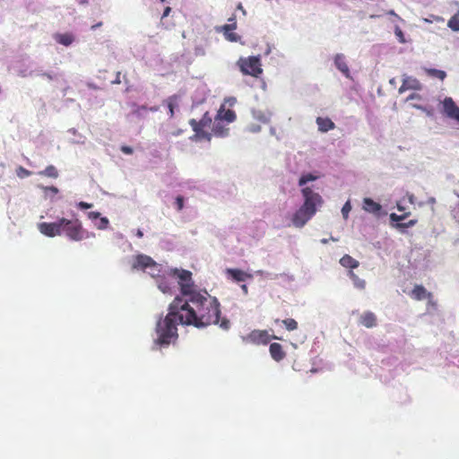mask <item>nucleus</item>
<instances>
[{
	"label": "nucleus",
	"mask_w": 459,
	"mask_h": 459,
	"mask_svg": "<svg viewBox=\"0 0 459 459\" xmlns=\"http://www.w3.org/2000/svg\"><path fill=\"white\" fill-rule=\"evenodd\" d=\"M349 276L352 280L355 287H357L358 289H361V290L365 288L366 281L364 280L359 279V276L356 273H354L352 271L349 272Z\"/></svg>",
	"instance_id": "obj_26"
},
{
	"label": "nucleus",
	"mask_w": 459,
	"mask_h": 459,
	"mask_svg": "<svg viewBox=\"0 0 459 459\" xmlns=\"http://www.w3.org/2000/svg\"><path fill=\"white\" fill-rule=\"evenodd\" d=\"M340 264L343 267L350 268V269H354V268H357L359 266V262L356 259H354L353 257H351V255H344L340 259Z\"/></svg>",
	"instance_id": "obj_23"
},
{
	"label": "nucleus",
	"mask_w": 459,
	"mask_h": 459,
	"mask_svg": "<svg viewBox=\"0 0 459 459\" xmlns=\"http://www.w3.org/2000/svg\"><path fill=\"white\" fill-rule=\"evenodd\" d=\"M416 223H417V221H416V220H411V221H409L408 222H401V223H397L396 227H397L398 229H405V228L412 227V226H414Z\"/></svg>",
	"instance_id": "obj_36"
},
{
	"label": "nucleus",
	"mask_w": 459,
	"mask_h": 459,
	"mask_svg": "<svg viewBox=\"0 0 459 459\" xmlns=\"http://www.w3.org/2000/svg\"><path fill=\"white\" fill-rule=\"evenodd\" d=\"M212 117L209 114V112H205L202 118L197 121L195 119H190L189 125L191 126L193 131L195 132V135L193 136V139L202 141L211 140V134H209L207 131H205V128H208L212 125Z\"/></svg>",
	"instance_id": "obj_5"
},
{
	"label": "nucleus",
	"mask_w": 459,
	"mask_h": 459,
	"mask_svg": "<svg viewBox=\"0 0 459 459\" xmlns=\"http://www.w3.org/2000/svg\"><path fill=\"white\" fill-rule=\"evenodd\" d=\"M241 289H242V290H243V292H244L245 294H247V292H248V288H247V286L246 284H243V285L241 286Z\"/></svg>",
	"instance_id": "obj_49"
},
{
	"label": "nucleus",
	"mask_w": 459,
	"mask_h": 459,
	"mask_svg": "<svg viewBox=\"0 0 459 459\" xmlns=\"http://www.w3.org/2000/svg\"><path fill=\"white\" fill-rule=\"evenodd\" d=\"M120 150L123 153L127 154V155L133 154V152H134L133 148L130 146H127V145H122Z\"/></svg>",
	"instance_id": "obj_40"
},
{
	"label": "nucleus",
	"mask_w": 459,
	"mask_h": 459,
	"mask_svg": "<svg viewBox=\"0 0 459 459\" xmlns=\"http://www.w3.org/2000/svg\"><path fill=\"white\" fill-rule=\"evenodd\" d=\"M133 269L143 270L150 268L152 271L157 270L158 264L149 255H137L134 257L133 265ZM152 274L154 273L152 272Z\"/></svg>",
	"instance_id": "obj_8"
},
{
	"label": "nucleus",
	"mask_w": 459,
	"mask_h": 459,
	"mask_svg": "<svg viewBox=\"0 0 459 459\" xmlns=\"http://www.w3.org/2000/svg\"><path fill=\"white\" fill-rule=\"evenodd\" d=\"M48 189L55 194H56L58 192V189L56 186H50Z\"/></svg>",
	"instance_id": "obj_50"
},
{
	"label": "nucleus",
	"mask_w": 459,
	"mask_h": 459,
	"mask_svg": "<svg viewBox=\"0 0 459 459\" xmlns=\"http://www.w3.org/2000/svg\"><path fill=\"white\" fill-rule=\"evenodd\" d=\"M359 324L367 328H372L377 325V316L371 311L364 312L359 317Z\"/></svg>",
	"instance_id": "obj_17"
},
{
	"label": "nucleus",
	"mask_w": 459,
	"mask_h": 459,
	"mask_svg": "<svg viewBox=\"0 0 459 459\" xmlns=\"http://www.w3.org/2000/svg\"><path fill=\"white\" fill-rule=\"evenodd\" d=\"M390 14L392 15H395L393 11L390 12Z\"/></svg>",
	"instance_id": "obj_55"
},
{
	"label": "nucleus",
	"mask_w": 459,
	"mask_h": 459,
	"mask_svg": "<svg viewBox=\"0 0 459 459\" xmlns=\"http://www.w3.org/2000/svg\"><path fill=\"white\" fill-rule=\"evenodd\" d=\"M414 107H415L416 108H420V106H417V105H414Z\"/></svg>",
	"instance_id": "obj_56"
},
{
	"label": "nucleus",
	"mask_w": 459,
	"mask_h": 459,
	"mask_svg": "<svg viewBox=\"0 0 459 459\" xmlns=\"http://www.w3.org/2000/svg\"><path fill=\"white\" fill-rule=\"evenodd\" d=\"M212 132L217 136H223L227 134L228 129L221 126V121L216 117L212 127Z\"/></svg>",
	"instance_id": "obj_25"
},
{
	"label": "nucleus",
	"mask_w": 459,
	"mask_h": 459,
	"mask_svg": "<svg viewBox=\"0 0 459 459\" xmlns=\"http://www.w3.org/2000/svg\"><path fill=\"white\" fill-rule=\"evenodd\" d=\"M335 66L341 71L346 77H350V69L345 61V56L342 54H337L334 58Z\"/></svg>",
	"instance_id": "obj_18"
},
{
	"label": "nucleus",
	"mask_w": 459,
	"mask_h": 459,
	"mask_svg": "<svg viewBox=\"0 0 459 459\" xmlns=\"http://www.w3.org/2000/svg\"><path fill=\"white\" fill-rule=\"evenodd\" d=\"M433 19H434L435 21H437V22H444V20H443L442 18L437 17V16L433 17Z\"/></svg>",
	"instance_id": "obj_52"
},
{
	"label": "nucleus",
	"mask_w": 459,
	"mask_h": 459,
	"mask_svg": "<svg viewBox=\"0 0 459 459\" xmlns=\"http://www.w3.org/2000/svg\"><path fill=\"white\" fill-rule=\"evenodd\" d=\"M55 39L59 44H62L65 47L71 45L74 40V37L73 36V34L68 32L63 34L56 33L55 35Z\"/></svg>",
	"instance_id": "obj_22"
},
{
	"label": "nucleus",
	"mask_w": 459,
	"mask_h": 459,
	"mask_svg": "<svg viewBox=\"0 0 459 459\" xmlns=\"http://www.w3.org/2000/svg\"><path fill=\"white\" fill-rule=\"evenodd\" d=\"M318 177L317 176H314L313 174L311 173H307V174H304L300 177L299 180V186H303L304 185H306L307 182L309 181H313V180H316Z\"/></svg>",
	"instance_id": "obj_30"
},
{
	"label": "nucleus",
	"mask_w": 459,
	"mask_h": 459,
	"mask_svg": "<svg viewBox=\"0 0 459 459\" xmlns=\"http://www.w3.org/2000/svg\"><path fill=\"white\" fill-rule=\"evenodd\" d=\"M271 339H278V337L271 336L267 330H253L243 337V342L255 345H266Z\"/></svg>",
	"instance_id": "obj_6"
},
{
	"label": "nucleus",
	"mask_w": 459,
	"mask_h": 459,
	"mask_svg": "<svg viewBox=\"0 0 459 459\" xmlns=\"http://www.w3.org/2000/svg\"><path fill=\"white\" fill-rule=\"evenodd\" d=\"M217 119L220 121H227L228 123L233 122L237 116L236 113L231 109H220L217 115Z\"/></svg>",
	"instance_id": "obj_21"
},
{
	"label": "nucleus",
	"mask_w": 459,
	"mask_h": 459,
	"mask_svg": "<svg viewBox=\"0 0 459 459\" xmlns=\"http://www.w3.org/2000/svg\"><path fill=\"white\" fill-rule=\"evenodd\" d=\"M61 235L65 234L72 241H82L89 237L88 232L82 228L80 220H68L61 218Z\"/></svg>",
	"instance_id": "obj_2"
},
{
	"label": "nucleus",
	"mask_w": 459,
	"mask_h": 459,
	"mask_svg": "<svg viewBox=\"0 0 459 459\" xmlns=\"http://www.w3.org/2000/svg\"><path fill=\"white\" fill-rule=\"evenodd\" d=\"M447 26L449 29H459V12L448 21Z\"/></svg>",
	"instance_id": "obj_32"
},
{
	"label": "nucleus",
	"mask_w": 459,
	"mask_h": 459,
	"mask_svg": "<svg viewBox=\"0 0 459 459\" xmlns=\"http://www.w3.org/2000/svg\"><path fill=\"white\" fill-rule=\"evenodd\" d=\"M261 130V126L258 125H251L248 126V131L251 133H257Z\"/></svg>",
	"instance_id": "obj_42"
},
{
	"label": "nucleus",
	"mask_w": 459,
	"mask_h": 459,
	"mask_svg": "<svg viewBox=\"0 0 459 459\" xmlns=\"http://www.w3.org/2000/svg\"><path fill=\"white\" fill-rule=\"evenodd\" d=\"M363 208L371 213H378L381 211V205L370 198H365L363 201Z\"/></svg>",
	"instance_id": "obj_20"
},
{
	"label": "nucleus",
	"mask_w": 459,
	"mask_h": 459,
	"mask_svg": "<svg viewBox=\"0 0 459 459\" xmlns=\"http://www.w3.org/2000/svg\"><path fill=\"white\" fill-rule=\"evenodd\" d=\"M301 192L304 197V204L302 206L316 213V206L323 204L321 195L318 193L314 192L310 187H304Z\"/></svg>",
	"instance_id": "obj_7"
},
{
	"label": "nucleus",
	"mask_w": 459,
	"mask_h": 459,
	"mask_svg": "<svg viewBox=\"0 0 459 459\" xmlns=\"http://www.w3.org/2000/svg\"><path fill=\"white\" fill-rule=\"evenodd\" d=\"M316 124L318 126L319 131L323 133H326L335 127L334 123L328 117H318L316 118Z\"/></svg>",
	"instance_id": "obj_19"
},
{
	"label": "nucleus",
	"mask_w": 459,
	"mask_h": 459,
	"mask_svg": "<svg viewBox=\"0 0 459 459\" xmlns=\"http://www.w3.org/2000/svg\"><path fill=\"white\" fill-rule=\"evenodd\" d=\"M148 110L152 111V112H157L159 110V107L158 106H153V107L147 108L146 106H138L134 110V114L137 115V116H142L143 111L146 112Z\"/></svg>",
	"instance_id": "obj_29"
},
{
	"label": "nucleus",
	"mask_w": 459,
	"mask_h": 459,
	"mask_svg": "<svg viewBox=\"0 0 459 459\" xmlns=\"http://www.w3.org/2000/svg\"><path fill=\"white\" fill-rule=\"evenodd\" d=\"M100 26V24H96V25H93L91 26V29H96L97 27Z\"/></svg>",
	"instance_id": "obj_54"
},
{
	"label": "nucleus",
	"mask_w": 459,
	"mask_h": 459,
	"mask_svg": "<svg viewBox=\"0 0 459 459\" xmlns=\"http://www.w3.org/2000/svg\"><path fill=\"white\" fill-rule=\"evenodd\" d=\"M235 20H236L235 16H232V17L229 18V20H228L229 22L227 24H224L221 27H217L216 29H236Z\"/></svg>",
	"instance_id": "obj_35"
},
{
	"label": "nucleus",
	"mask_w": 459,
	"mask_h": 459,
	"mask_svg": "<svg viewBox=\"0 0 459 459\" xmlns=\"http://www.w3.org/2000/svg\"><path fill=\"white\" fill-rule=\"evenodd\" d=\"M16 174L19 178H24L31 175V171L28 170L27 169L20 166L17 170Z\"/></svg>",
	"instance_id": "obj_33"
},
{
	"label": "nucleus",
	"mask_w": 459,
	"mask_h": 459,
	"mask_svg": "<svg viewBox=\"0 0 459 459\" xmlns=\"http://www.w3.org/2000/svg\"><path fill=\"white\" fill-rule=\"evenodd\" d=\"M314 212L307 208L301 207L294 213L292 223L295 227H303L314 215Z\"/></svg>",
	"instance_id": "obj_11"
},
{
	"label": "nucleus",
	"mask_w": 459,
	"mask_h": 459,
	"mask_svg": "<svg viewBox=\"0 0 459 459\" xmlns=\"http://www.w3.org/2000/svg\"><path fill=\"white\" fill-rule=\"evenodd\" d=\"M108 225V220L106 217L100 218V223L97 224V228L100 230H104Z\"/></svg>",
	"instance_id": "obj_39"
},
{
	"label": "nucleus",
	"mask_w": 459,
	"mask_h": 459,
	"mask_svg": "<svg viewBox=\"0 0 459 459\" xmlns=\"http://www.w3.org/2000/svg\"><path fill=\"white\" fill-rule=\"evenodd\" d=\"M421 88L420 82L413 77L406 76L403 79V83L399 88V92H403L407 90H420Z\"/></svg>",
	"instance_id": "obj_14"
},
{
	"label": "nucleus",
	"mask_w": 459,
	"mask_h": 459,
	"mask_svg": "<svg viewBox=\"0 0 459 459\" xmlns=\"http://www.w3.org/2000/svg\"><path fill=\"white\" fill-rule=\"evenodd\" d=\"M171 274L173 276L178 277V285L180 287V291L183 296L190 299L194 296V294L199 293L200 291L195 290L194 281L192 279V273L188 270L185 269H172Z\"/></svg>",
	"instance_id": "obj_3"
},
{
	"label": "nucleus",
	"mask_w": 459,
	"mask_h": 459,
	"mask_svg": "<svg viewBox=\"0 0 459 459\" xmlns=\"http://www.w3.org/2000/svg\"><path fill=\"white\" fill-rule=\"evenodd\" d=\"M226 274L230 276L235 281H246L247 279H251L253 276L240 269L228 268Z\"/></svg>",
	"instance_id": "obj_13"
},
{
	"label": "nucleus",
	"mask_w": 459,
	"mask_h": 459,
	"mask_svg": "<svg viewBox=\"0 0 459 459\" xmlns=\"http://www.w3.org/2000/svg\"><path fill=\"white\" fill-rule=\"evenodd\" d=\"M416 99H417V100H420V96L419 94H417V93H412V94H411V95L407 98V100H406L408 101V100H416Z\"/></svg>",
	"instance_id": "obj_46"
},
{
	"label": "nucleus",
	"mask_w": 459,
	"mask_h": 459,
	"mask_svg": "<svg viewBox=\"0 0 459 459\" xmlns=\"http://www.w3.org/2000/svg\"><path fill=\"white\" fill-rule=\"evenodd\" d=\"M39 176H44L51 178H58V171L53 165H48L44 170L38 172Z\"/></svg>",
	"instance_id": "obj_24"
},
{
	"label": "nucleus",
	"mask_w": 459,
	"mask_h": 459,
	"mask_svg": "<svg viewBox=\"0 0 459 459\" xmlns=\"http://www.w3.org/2000/svg\"><path fill=\"white\" fill-rule=\"evenodd\" d=\"M100 213L98 212H91L88 213L89 219H91L92 221L100 218Z\"/></svg>",
	"instance_id": "obj_44"
},
{
	"label": "nucleus",
	"mask_w": 459,
	"mask_h": 459,
	"mask_svg": "<svg viewBox=\"0 0 459 459\" xmlns=\"http://www.w3.org/2000/svg\"><path fill=\"white\" fill-rule=\"evenodd\" d=\"M269 351H270V354H271L272 358L275 361H281L286 356V353L283 351V348H282L281 344H280L278 342L271 343L270 344V348H269Z\"/></svg>",
	"instance_id": "obj_16"
},
{
	"label": "nucleus",
	"mask_w": 459,
	"mask_h": 459,
	"mask_svg": "<svg viewBox=\"0 0 459 459\" xmlns=\"http://www.w3.org/2000/svg\"><path fill=\"white\" fill-rule=\"evenodd\" d=\"M350 210H351V205L349 203H346L342 209V212L344 218L348 217V213H349Z\"/></svg>",
	"instance_id": "obj_41"
},
{
	"label": "nucleus",
	"mask_w": 459,
	"mask_h": 459,
	"mask_svg": "<svg viewBox=\"0 0 459 459\" xmlns=\"http://www.w3.org/2000/svg\"><path fill=\"white\" fill-rule=\"evenodd\" d=\"M426 71L429 76L438 78L441 81H443L446 77V74L443 70L430 68L427 69Z\"/></svg>",
	"instance_id": "obj_27"
},
{
	"label": "nucleus",
	"mask_w": 459,
	"mask_h": 459,
	"mask_svg": "<svg viewBox=\"0 0 459 459\" xmlns=\"http://www.w3.org/2000/svg\"><path fill=\"white\" fill-rule=\"evenodd\" d=\"M225 39L231 42H237L239 36L234 30H223Z\"/></svg>",
	"instance_id": "obj_31"
},
{
	"label": "nucleus",
	"mask_w": 459,
	"mask_h": 459,
	"mask_svg": "<svg viewBox=\"0 0 459 459\" xmlns=\"http://www.w3.org/2000/svg\"><path fill=\"white\" fill-rule=\"evenodd\" d=\"M408 213L406 214H403V215H397L396 213H391L390 215V219L393 221H396L398 223H400L399 221H403V219H405L407 217Z\"/></svg>",
	"instance_id": "obj_38"
},
{
	"label": "nucleus",
	"mask_w": 459,
	"mask_h": 459,
	"mask_svg": "<svg viewBox=\"0 0 459 459\" xmlns=\"http://www.w3.org/2000/svg\"><path fill=\"white\" fill-rule=\"evenodd\" d=\"M120 74H120V72H118V73L117 74L116 79L112 82L113 83H115V84H119V83H121Z\"/></svg>",
	"instance_id": "obj_47"
},
{
	"label": "nucleus",
	"mask_w": 459,
	"mask_h": 459,
	"mask_svg": "<svg viewBox=\"0 0 459 459\" xmlns=\"http://www.w3.org/2000/svg\"><path fill=\"white\" fill-rule=\"evenodd\" d=\"M181 100L182 97L179 94H173L163 100V104L166 105L169 109V118H172L176 111L179 110Z\"/></svg>",
	"instance_id": "obj_12"
},
{
	"label": "nucleus",
	"mask_w": 459,
	"mask_h": 459,
	"mask_svg": "<svg viewBox=\"0 0 459 459\" xmlns=\"http://www.w3.org/2000/svg\"><path fill=\"white\" fill-rule=\"evenodd\" d=\"M158 287L163 293H168L170 291V287L164 279H160L158 281Z\"/></svg>",
	"instance_id": "obj_34"
},
{
	"label": "nucleus",
	"mask_w": 459,
	"mask_h": 459,
	"mask_svg": "<svg viewBox=\"0 0 459 459\" xmlns=\"http://www.w3.org/2000/svg\"><path fill=\"white\" fill-rule=\"evenodd\" d=\"M411 297L416 300L432 299V293L429 292L422 285H415L411 290Z\"/></svg>",
	"instance_id": "obj_15"
},
{
	"label": "nucleus",
	"mask_w": 459,
	"mask_h": 459,
	"mask_svg": "<svg viewBox=\"0 0 459 459\" xmlns=\"http://www.w3.org/2000/svg\"><path fill=\"white\" fill-rule=\"evenodd\" d=\"M171 12V8L170 7H166L164 12H163V14H162V17H166L168 16Z\"/></svg>",
	"instance_id": "obj_48"
},
{
	"label": "nucleus",
	"mask_w": 459,
	"mask_h": 459,
	"mask_svg": "<svg viewBox=\"0 0 459 459\" xmlns=\"http://www.w3.org/2000/svg\"><path fill=\"white\" fill-rule=\"evenodd\" d=\"M396 32V36L399 39L400 42H404V39H403V30H395Z\"/></svg>",
	"instance_id": "obj_45"
},
{
	"label": "nucleus",
	"mask_w": 459,
	"mask_h": 459,
	"mask_svg": "<svg viewBox=\"0 0 459 459\" xmlns=\"http://www.w3.org/2000/svg\"><path fill=\"white\" fill-rule=\"evenodd\" d=\"M238 9H240V10H242L243 14H245V11L243 10L241 4H239L238 5Z\"/></svg>",
	"instance_id": "obj_53"
},
{
	"label": "nucleus",
	"mask_w": 459,
	"mask_h": 459,
	"mask_svg": "<svg viewBox=\"0 0 459 459\" xmlns=\"http://www.w3.org/2000/svg\"><path fill=\"white\" fill-rule=\"evenodd\" d=\"M237 65L245 75L258 78L263 74L262 64L259 56L240 57Z\"/></svg>",
	"instance_id": "obj_4"
},
{
	"label": "nucleus",
	"mask_w": 459,
	"mask_h": 459,
	"mask_svg": "<svg viewBox=\"0 0 459 459\" xmlns=\"http://www.w3.org/2000/svg\"><path fill=\"white\" fill-rule=\"evenodd\" d=\"M288 331H294L298 329V322L293 318H287L281 321Z\"/></svg>",
	"instance_id": "obj_28"
},
{
	"label": "nucleus",
	"mask_w": 459,
	"mask_h": 459,
	"mask_svg": "<svg viewBox=\"0 0 459 459\" xmlns=\"http://www.w3.org/2000/svg\"><path fill=\"white\" fill-rule=\"evenodd\" d=\"M161 2H164L165 0H160Z\"/></svg>",
	"instance_id": "obj_57"
},
{
	"label": "nucleus",
	"mask_w": 459,
	"mask_h": 459,
	"mask_svg": "<svg viewBox=\"0 0 459 459\" xmlns=\"http://www.w3.org/2000/svg\"><path fill=\"white\" fill-rule=\"evenodd\" d=\"M136 236H137L138 238H143V231H142L141 230H137V233H136Z\"/></svg>",
	"instance_id": "obj_51"
},
{
	"label": "nucleus",
	"mask_w": 459,
	"mask_h": 459,
	"mask_svg": "<svg viewBox=\"0 0 459 459\" xmlns=\"http://www.w3.org/2000/svg\"><path fill=\"white\" fill-rule=\"evenodd\" d=\"M61 219L55 222L39 223L38 229L39 232L47 237L54 238L61 235Z\"/></svg>",
	"instance_id": "obj_9"
},
{
	"label": "nucleus",
	"mask_w": 459,
	"mask_h": 459,
	"mask_svg": "<svg viewBox=\"0 0 459 459\" xmlns=\"http://www.w3.org/2000/svg\"><path fill=\"white\" fill-rule=\"evenodd\" d=\"M443 114L459 122V107L455 104L451 97H446L442 102Z\"/></svg>",
	"instance_id": "obj_10"
},
{
	"label": "nucleus",
	"mask_w": 459,
	"mask_h": 459,
	"mask_svg": "<svg viewBox=\"0 0 459 459\" xmlns=\"http://www.w3.org/2000/svg\"><path fill=\"white\" fill-rule=\"evenodd\" d=\"M92 206L91 204H89V203H85V202H80L78 204V207L81 208V209H90L91 207Z\"/></svg>",
	"instance_id": "obj_43"
},
{
	"label": "nucleus",
	"mask_w": 459,
	"mask_h": 459,
	"mask_svg": "<svg viewBox=\"0 0 459 459\" xmlns=\"http://www.w3.org/2000/svg\"><path fill=\"white\" fill-rule=\"evenodd\" d=\"M178 211H181L184 208V198L181 195L176 197L175 201Z\"/></svg>",
	"instance_id": "obj_37"
},
{
	"label": "nucleus",
	"mask_w": 459,
	"mask_h": 459,
	"mask_svg": "<svg viewBox=\"0 0 459 459\" xmlns=\"http://www.w3.org/2000/svg\"><path fill=\"white\" fill-rule=\"evenodd\" d=\"M221 303L216 297L207 291L194 294L187 299L176 297L169 304V313L156 324V343L169 345L178 337V325H194L203 328L211 325H219L223 330H229L230 322L221 317Z\"/></svg>",
	"instance_id": "obj_1"
}]
</instances>
